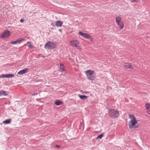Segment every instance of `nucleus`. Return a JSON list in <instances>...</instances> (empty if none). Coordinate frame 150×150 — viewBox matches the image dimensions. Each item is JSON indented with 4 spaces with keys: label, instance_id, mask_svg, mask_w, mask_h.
Listing matches in <instances>:
<instances>
[{
    "label": "nucleus",
    "instance_id": "nucleus-1",
    "mask_svg": "<svg viewBox=\"0 0 150 150\" xmlns=\"http://www.w3.org/2000/svg\"><path fill=\"white\" fill-rule=\"evenodd\" d=\"M129 118L130 119V121L129 122L128 125L130 129H132V128H137L138 127V125H137L138 123L137 121L133 115H129Z\"/></svg>",
    "mask_w": 150,
    "mask_h": 150
},
{
    "label": "nucleus",
    "instance_id": "nucleus-2",
    "mask_svg": "<svg viewBox=\"0 0 150 150\" xmlns=\"http://www.w3.org/2000/svg\"><path fill=\"white\" fill-rule=\"evenodd\" d=\"M109 116L112 118L115 119L118 117L119 112L115 109H109L108 111Z\"/></svg>",
    "mask_w": 150,
    "mask_h": 150
},
{
    "label": "nucleus",
    "instance_id": "nucleus-3",
    "mask_svg": "<svg viewBox=\"0 0 150 150\" xmlns=\"http://www.w3.org/2000/svg\"><path fill=\"white\" fill-rule=\"evenodd\" d=\"M56 44L54 42L48 41L45 44L44 48L46 49L52 50L56 48Z\"/></svg>",
    "mask_w": 150,
    "mask_h": 150
},
{
    "label": "nucleus",
    "instance_id": "nucleus-4",
    "mask_svg": "<svg viewBox=\"0 0 150 150\" xmlns=\"http://www.w3.org/2000/svg\"><path fill=\"white\" fill-rule=\"evenodd\" d=\"M85 73L88 79L94 80L95 79V76L93 75L94 72L93 70H88L85 71Z\"/></svg>",
    "mask_w": 150,
    "mask_h": 150
},
{
    "label": "nucleus",
    "instance_id": "nucleus-5",
    "mask_svg": "<svg viewBox=\"0 0 150 150\" xmlns=\"http://www.w3.org/2000/svg\"><path fill=\"white\" fill-rule=\"evenodd\" d=\"M70 44L72 46L76 47L78 49H80V46L79 45V42L78 41L76 40H74L72 41H71Z\"/></svg>",
    "mask_w": 150,
    "mask_h": 150
},
{
    "label": "nucleus",
    "instance_id": "nucleus-6",
    "mask_svg": "<svg viewBox=\"0 0 150 150\" xmlns=\"http://www.w3.org/2000/svg\"><path fill=\"white\" fill-rule=\"evenodd\" d=\"M10 35V32L8 30H5L1 34L0 37L1 38H4L8 37Z\"/></svg>",
    "mask_w": 150,
    "mask_h": 150
},
{
    "label": "nucleus",
    "instance_id": "nucleus-7",
    "mask_svg": "<svg viewBox=\"0 0 150 150\" xmlns=\"http://www.w3.org/2000/svg\"><path fill=\"white\" fill-rule=\"evenodd\" d=\"M25 40L23 38H20L17 39L16 41H14L11 42H10L11 44H20L23 41H24Z\"/></svg>",
    "mask_w": 150,
    "mask_h": 150
},
{
    "label": "nucleus",
    "instance_id": "nucleus-8",
    "mask_svg": "<svg viewBox=\"0 0 150 150\" xmlns=\"http://www.w3.org/2000/svg\"><path fill=\"white\" fill-rule=\"evenodd\" d=\"M14 76V75L13 74H2L0 75V78H12Z\"/></svg>",
    "mask_w": 150,
    "mask_h": 150
},
{
    "label": "nucleus",
    "instance_id": "nucleus-9",
    "mask_svg": "<svg viewBox=\"0 0 150 150\" xmlns=\"http://www.w3.org/2000/svg\"><path fill=\"white\" fill-rule=\"evenodd\" d=\"M79 34L81 36H82L84 38L88 39L90 37L89 34L83 33L81 31H80L79 32Z\"/></svg>",
    "mask_w": 150,
    "mask_h": 150
},
{
    "label": "nucleus",
    "instance_id": "nucleus-10",
    "mask_svg": "<svg viewBox=\"0 0 150 150\" xmlns=\"http://www.w3.org/2000/svg\"><path fill=\"white\" fill-rule=\"evenodd\" d=\"M28 68H26L22 70L19 71L18 73V74L19 75H22L24 74L28 70Z\"/></svg>",
    "mask_w": 150,
    "mask_h": 150
},
{
    "label": "nucleus",
    "instance_id": "nucleus-11",
    "mask_svg": "<svg viewBox=\"0 0 150 150\" xmlns=\"http://www.w3.org/2000/svg\"><path fill=\"white\" fill-rule=\"evenodd\" d=\"M63 22L60 21H57L55 22V25L57 27H61L62 26Z\"/></svg>",
    "mask_w": 150,
    "mask_h": 150
},
{
    "label": "nucleus",
    "instance_id": "nucleus-12",
    "mask_svg": "<svg viewBox=\"0 0 150 150\" xmlns=\"http://www.w3.org/2000/svg\"><path fill=\"white\" fill-rule=\"evenodd\" d=\"M117 24L118 25L119 28L120 29L122 30L123 29L124 27V24L122 21L119 22L118 24Z\"/></svg>",
    "mask_w": 150,
    "mask_h": 150
},
{
    "label": "nucleus",
    "instance_id": "nucleus-13",
    "mask_svg": "<svg viewBox=\"0 0 150 150\" xmlns=\"http://www.w3.org/2000/svg\"><path fill=\"white\" fill-rule=\"evenodd\" d=\"M78 96L79 98L81 100H85L86 98H87L88 97L85 95H82L80 94H79Z\"/></svg>",
    "mask_w": 150,
    "mask_h": 150
},
{
    "label": "nucleus",
    "instance_id": "nucleus-14",
    "mask_svg": "<svg viewBox=\"0 0 150 150\" xmlns=\"http://www.w3.org/2000/svg\"><path fill=\"white\" fill-rule=\"evenodd\" d=\"M60 70L61 72H63L65 70L64 66L62 64H60Z\"/></svg>",
    "mask_w": 150,
    "mask_h": 150
},
{
    "label": "nucleus",
    "instance_id": "nucleus-15",
    "mask_svg": "<svg viewBox=\"0 0 150 150\" xmlns=\"http://www.w3.org/2000/svg\"><path fill=\"white\" fill-rule=\"evenodd\" d=\"M55 104L57 106H59L62 105V102L59 100H57L55 101Z\"/></svg>",
    "mask_w": 150,
    "mask_h": 150
},
{
    "label": "nucleus",
    "instance_id": "nucleus-16",
    "mask_svg": "<svg viewBox=\"0 0 150 150\" xmlns=\"http://www.w3.org/2000/svg\"><path fill=\"white\" fill-rule=\"evenodd\" d=\"M115 19L117 24H118L119 22L122 21L121 20V18L120 16L116 17L115 18Z\"/></svg>",
    "mask_w": 150,
    "mask_h": 150
},
{
    "label": "nucleus",
    "instance_id": "nucleus-17",
    "mask_svg": "<svg viewBox=\"0 0 150 150\" xmlns=\"http://www.w3.org/2000/svg\"><path fill=\"white\" fill-rule=\"evenodd\" d=\"M125 68L126 69H133V68L132 67L131 64H126L125 65Z\"/></svg>",
    "mask_w": 150,
    "mask_h": 150
},
{
    "label": "nucleus",
    "instance_id": "nucleus-18",
    "mask_svg": "<svg viewBox=\"0 0 150 150\" xmlns=\"http://www.w3.org/2000/svg\"><path fill=\"white\" fill-rule=\"evenodd\" d=\"M11 120L10 119H8L5 120L3 122V123L4 124H9L11 122Z\"/></svg>",
    "mask_w": 150,
    "mask_h": 150
},
{
    "label": "nucleus",
    "instance_id": "nucleus-19",
    "mask_svg": "<svg viewBox=\"0 0 150 150\" xmlns=\"http://www.w3.org/2000/svg\"><path fill=\"white\" fill-rule=\"evenodd\" d=\"M145 107L147 110H149L150 107V105L149 103H147L146 104Z\"/></svg>",
    "mask_w": 150,
    "mask_h": 150
},
{
    "label": "nucleus",
    "instance_id": "nucleus-20",
    "mask_svg": "<svg viewBox=\"0 0 150 150\" xmlns=\"http://www.w3.org/2000/svg\"><path fill=\"white\" fill-rule=\"evenodd\" d=\"M103 136V133L101 134L98 135L97 136L96 139H101Z\"/></svg>",
    "mask_w": 150,
    "mask_h": 150
},
{
    "label": "nucleus",
    "instance_id": "nucleus-21",
    "mask_svg": "<svg viewBox=\"0 0 150 150\" xmlns=\"http://www.w3.org/2000/svg\"><path fill=\"white\" fill-rule=\"evenodd\" d=\"M2 93L3 96H7L8 95V94H7V91H5L4 90H2Z\"/></svg>",
    "mask_w": 150,
    "mask_h": 150
},
{
    "label": "nucleus",
    "instance_id": "nucleus-22",
    "mask_svg": "<svg viewBox=\"0 0 150 150\" xmlns=\"http://www.w3.org/2000/svg\"><path fill=\"white\" fill-rule=\"evenodd\" d=\"M89 36L90 37H89V38H88V39H89L91 42H93V38L91 37V36L90 35H89Z\"/></svg>",
    "mask_w": 150,
    "mask_h": 150
},
{
    "label": "nucleus",
    "instance_id": "nucleus-23",
    "mask_svg": "<svg viewBox=\"0 0 150 150\" xmlns=\"http://www.w3.org/2000/svg\"><path fill=\"white\" fill-rule=\"evenodd\" d=\"M138 0H131L130 1L132 3H133L134 2H138Z\"/></svg>",
    "mask_w": 150,
    "mask_h": 150
},
{
    "label": "nucleus",
    "instance_id": "nucleus-24",
    "mask_svg": "<svg viewBox=\"0 0 150 150\" xmlns=\"http://www.w3.org/2000/svg\"><path fill=\"white\" fill-rule=\"evenodd\" d=\"M28 46L29 47L31 48H32L33 47V45H32V44L29 45H28Z\"/></svg>",
    "mask_w": 150,
    "mask_h": 150
},
{
    "label": "nucleus",
    "instance_id": "nucleus-25",
    "mask_svg": "<svg viewBox=\"0 0 150 150\" xmlns=\"http://www.w3.org/2000/svg\"><path fill=\"white\" fill-rule=\"evenodd\" d=\"M2 90H1L0 91V96H3V94H2Z\"/></svg>",
    "mask_w": 150,
    "mask_h": 150
},
{
    "label": "nucleus",
    "instance_id": "nucleus-26",
    "mask_svg": "<svg viewBox=\"0 0 150 150\" xmlns=\"http://www.w3.org/2000/svg\"><path fill=\"white\" fill-rule=\"evenodd\" d=\"M38 94V93H33L32 94V95L33 96H34V95H36Z\"/></svg>",
    "mask_w": 150,
    "mask_h": 150
},
{
    "label": "nucleus",
    "instance_id": "nucleus-27",
    "mask_svg": "<svg viewBox=\"0 0 150 150\" xmlns=\"http://www.w3.org/2000/svg\"><path fill=\"white\" fill-rule=\"evenodd\" d=\"M55 146L57 148H59V147H60V145H55Z\"/></svg>",
    "mask_w": 150,
    "mask_h": 150
},
{
    "label": "nucleus",
    "instance_id": "nucleus-28",
    "mask_svg": "<svg viewBox=\"0 0 150 150\" xmlns=\"http://www.w3.org/2000/svg\"><path fill=\"white\" fill-rule=\"evenodd\" d=\"M20 21L21 23H23L24 22V20L23 19H21L20 20Z\"/></svg>",
    "mask_w": 150,
    "mask_h": 150
},
{
    "label": "nucleus",
    "instance_id": "nucleus-29",
    "mask_svg": "<svg viewBox=\"0 0 150 150\" xmlns=\"http://www.w3.org/2000/svg\"><path fill=\"white\" fill-rule=\"evenodd\" d=\"M147 113L149 114L150 115V110H148L147 111Z\"/></svg>",
    "mask_w": 150,
    "mask_h": 150
},
{
    "label": "nucleus",
    "instance_id": "nucleus-30",
    "mask_svg": "<svg viewBox=\"0 0 150 150\" xmlns=\"http://www.w3.org/2000/svg\"><path fill=\"white\" fill-rule=\"evenodd\" d=\"M31 43V42H27V44H30Z\"/></svg>",
    "mask_w": 150,
    "mask_h": 150
},
{
    "label": "nucleus",
    "instance_id": "nucleus-31",
    "mask_svg": "<svg viewBox=\"0 0 150 150\" xmlns=\"http://www.w3.org/2000/svg\"><path fill=\"white\" fill-rule=\"evenodd\" d=\"M59 31L61 32L62 31L61 29H59Z\"/></svg>",
    "mask_w": 150,
    "mask_h": 150
},
{
    "label": "nucleus",
    "instance_id": "nucleus-32",
    "mask_svg": "<svg viewBox=\"0 0 150 150\" xmlns=\"http://www.w3.org/2000/svg\"><path fill=\"white\" fill-rule=\"evenodd\" d=\"M82 122H81L80 123V126H81L82 125Z\"/></svg>",
    "mask_w": 150,
    "mask_h": 150
},
{
    "label": "nucleus",
    "instance_id": "nucleus-33",
    "mask_svg": "<svg viewBox=\"0 0 150 150\" xmlns=\"http://www.w3.org/2000/svg\"><path fill=\"white\" fill-rule=\"evenodd\" d=\"M84 92V93H87V92H86V91H85Z\"/></svg>",
    "mask_w": 150,
    "mask_h": 150
}]
</instances>
